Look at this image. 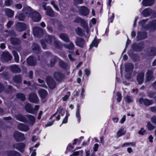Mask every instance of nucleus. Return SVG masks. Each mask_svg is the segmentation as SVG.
<instances>
[{
  "label": "nucleus",
  "mask_w": 156,
  "mask_h": 156,
  "mask_svg": "<svg viewBox=\"0 0 156 156\" xmlns=\"http://www.w3.org/2000/svg\"><path fill=\"white\" fill-rule=\"evenodd\" d=\"M55 40V37L54 36L52 35H46L44 40L41 41V43L43 49H45L47 48L46 43L51 44L52 42Z\"/></svg>",
  "instance_id": "obj_1"
},
{
  "label": "nucleus",
  "mask_w": 156,
  "mask_h": 156,
  "mask_svg": "<svg viewBox=\"0 0 156 156\" xmlns=\"http://www.w3.org/2000/svg\"><path fill=\"white\" fill-rule=\"evenodd\" d=\"M141 14L144 17H147L151 15L155 17H156V12L154 11L151 8H147L145 9L141 12Z\"/></svg>",
  "instance_id": "obj_2"
},
{
  "label": "nucleus",
  "mask_w": 156,
  "mask_h": 156,
  "mask_svg": "<svg viewBox=\"0 0 156 156\" xmlns=\"http://www.w3.org/2000/svg\"><path fill=\"white\" fill-rule=\"evenodd\" d=\"M33 30L34 36L37 37H41L44 33L43 30L39 27H34L33 28Z\"/></svg>",
  "instance_id": "obj_3"
},
{
  "label": "nucleus",
  "mask_w": 156,
  "mask_h": 156,
  "mask_svg": "<svg viewBox=\"0 0 156 156\" xmlns=\"http://www.w3.org/2000/svg\"><path fill=\"white\" fill-rule=\"evenodd\" d=\"M144 44L143 42H140L137 44L134 43L132 46V48L135 51H140L144 48Z\"/></svg>",
  "instance_id": "obj_4"
},
{
  "label": "nucleus",
  "mask_w": 156,
  "mask_h": 156,
  "mask_svg": "<svg viewBox=\"0 0 156 156\" xmlns=\"http://www.w3.org/2000/svg\"><path fill=\"white\" fill-rule=\"evenodd\" d=\"M12 58V55L8 51H4L1 55V59L5 62H8L10 61Z\"/></svg>",
  "instance_id": "obj_5"
},
{
  "label": "nucleus",
  "mask_w": 156,
  "mask_h": 156,
  "mask_svg": "<svg viewBox=\"0 0 156 156\" xmlns=\"http://www.w3.org/2000/svg\"><path fill=\"white\" fill-rule=\"evenodd\" d=\"M46 80L48 87L51 89H53L55 87V82L51 77L48 76L46 78Z\"/></svg>",
  "instance_id": "obj_6"
},
{
  "label": "nucleus",
  "mask_w": 156,
  "mask_h": 156,
  "mask_svg": "<svg viewBox=\"0 0 156 156\" xmlns=\"http://www.w3.org/2000/svg\"><path fill=\"white\" fill-rule=\"evenodd\" d=\"M79 13L80 15L86 16L89 14V11L86 7L82 6L79 7Z\"/></svg>",
  "instance_id": "obj_7"
},
{
  "label": "nucleus",
  "mask_w": 156,
  "mask_h": 156,
  "mask_svg": "<svg viewBox=\"0 0 156 156\" xmlns=\"http://www.w3.org/2000/svg\"><path fill=\"white\" fill-rule=\"evenodd\" d=\"M14 137L17 141L23 140L25 139L24 135L19 132H15L13 134Z\"/></svg>",
  "instance_id": "obj_8"
},
{
  "label": "nucleus",
  "mask_w": 156,
  "mask_h": 156,
  "mask_svg": "<svg viewBox=\"0 0 156 156\" xmlns=\"http://www.w3.org/2000/svg\"><path fill=\"white\" fill-rule=\"evenodd\" d=\"M153 72L151 70H148L146 74L145 82H147L154 79Z\"/></svg>",
  "instance_id": "obj_9"
},
{
  "label": "nucleus",
  "mask_w": 156,
  "mask_h": 156,
  "mask_svg": "<svg viewBox=\"0 0 156 156\" xmlns=\"http://www.w3.org/2000/svg\"><path fill=\"white\" fill-rule=\"evenodd\" d=\"M29 100L31 102L37 104L39 102L38 97L34 93L30 94L29 95Z\"/></svg>",
  "instance_id": "obj_10"
},
{
  "label": "nucleus",
  "mask_w": 156,
  "mask_h": 156,
  "mask_svg": "<svg viewBox=\"0 0 156 156\" xmlns=\"http://www.w3.org/2000/svg\"><path fill=\"white\" fill-rule=\"evenodd\" d=\"M139 102L140 104H143L145 105L148 106L152 104L153 103V101L152 100L140 98L139 100Z\"/></svg>",
  "instance_id": "obj_11"
},
{
  "label": "nucleus",
  "mask_w": 156,
  "mask_h": 156,
  "mask_svg": "<svg viewBox=\"0 0 156 156\" xmlns=\"http://www.w3.org/2000/svg\"><path fill=\"white\" fill-rule=\"evenodd\" d=\"M16 30L19 32H22L27 29V25L23 23L18 22L16 26Z\"/></svg>",
  "instance_id": "obj_12"
},
{
  "label": "nucleus",
  "mask_w": 156,
  "mask_h": 156,
  "mask_svg": "<svg viewBox=\"0 0 156 156\" xmlns=\"http://www.w3.org/2000/svg\"><path fill=\"white\" fill-rule=\"evenodd\" d=\"M33 21L35 22L39 21L41 19L40 14L38 12L34 11L30 16Z\"/></svg>",
  "instance_id": "obj_13"
},
{
  "label": "nucleus",
  "mask_w": 156,
  "mask_h": 156,
  "mask_svg": "<svg viewBox=\"0 0 156 156\" xmlns=\"http://www.w3.org/2000/svg\"><path fill=\"white\" fill-rule=\"evenodd\" d=\"M75 44L76 45L81 48H83L85 45V41L83 38L80 37H77L76 38Z\"/></svg>",
  "instance_id": "obj_14"
},
{
  "label": "nucleus",
  "mask_w": 156,
  "mask_h": 156,
  "mask_svg": "<svg viewBox=\"0 0 156 156\" xmlns=\"http://www.w3.org/2000/svg\"><path fill=\"white\" fill-rule=\"evenodd\" d=\"M13 148L17 149L21 152L24 151V148L25 147V144L22 143L15 144L13 145Z\"/></svg>",
  "instance_id": "obj_15"
},
{
  "label": "nucleus",
  "mask_w": 156,
  "mask_h": 156,
  "mask_svg": "<svg viewBox=\"0 0 156 156\" xmlns=\"http://www.w3.org/2000/svg\"><path fill=\"white\" fill-rule=\"evenodd\" d=\"M23 10V13L28 16H30L33 12L35 11L30 7L28 6L24 7Z\"/></svg>",
  "instance_id": "obj_16"
},
{
  "label": "nucleus",
  "mask_w": 156,
  "mask_h": 156,
  "mask_svg": "<svg viewBox=\"0 0 156 156\" xmlns=\"http://www.w3.org/2000/svg\"><path fill=\"white\" fill-rule=\"evenodd\" d=\"M144 73L141 72L138 73L137 75L136 80L139 84H141L144 80Z\"/></svg>",
  "instance_id": "obj_17"
},
{
  "label": "nucleus",
  "mask_w": 156,
  "mask_h": 156,
  "mask_svg": "<svg viewBox=\"0 0 156 156\" xmlns=\"http://www.w3.org/2000/svg\"><path fill=\"white\" fill-rule=\"evenodd\" d=\"M10 41L12 44L14 46H19L21 43V41L20 39L13 37L11 38Z\"/></svg>",
  "instance_id": "obj_18"
},
{
  "label": "nucleus",
  "mask_w": 156,
  "mask_h": 156,
  "mask_svg": "<svg viewBox=\"0 0 156 156\" xmlns=\"http://www.w3.org/2000/svg\"><path fill=\"white\" fill-rule=\"evenodd\" d=\"M17 127L19 129L22 131L27 132L30 129V128L28 126L23 123H19Z\"/></svg>",
  "instance_id": "obj_19"
},
{
  "label": "nucleus",
  "mask_w": 156,
  "mask_h": 156,
  "mask_svg": "<svg viewBox=\"0 0 156 156\" xmlns=\"http://www.w3.org/2000/svg\"><path fill=\"white\" fill-rule=\"evenodd\" d=\"M27 64L30 66H35L36 64L35 58L32 56H30L27 58Z\"/></svg>",
  "instance_id": "obj_20"
},
{
  "label": "nucleus",
  "mask_w": 156,
  "mask_h": 156,
  "mask_svg": "<svg viewBox=\"0 0 156 156\" xmlns=\"http://www.w3.org/2000/svg\"><path fill=\"white\" fill-rule=\"evenodd\" d=\"M11 71L13 73H19L20 72L21 69L16 65H14L10 66Z\"/></svg>",
  "instance_id": "obj_21"
},
{
  "label": "nucleus",
  "mask_w": 156,
  "mask_h": 156,
  "mask_svg": "<svg viewBox=\"0 0 156 156\" xmlns=\"http://www.w3.org/2000/svg\"><path fill=\"white\" fill-rule=\"evenodd\" d=\"M27 119L29 124L32 126L34 123L35 121V117L32 115H27L26 116Z\"/></svg>",
  "instance_id": "obj_22"
},
{
  "label": "nucleus",
  "mask_w": 156,
  "mask_h": 156,
  "mask_svg": "<svg viewBox=\"0 0 156 156\" xmlns=\"http://www.w3.org/2000/svg\"><path fill=\"white\" fill-rule=\"evenodd\" d=\"M154 3V0H143L142 4L143 6H151Z\"/></svg>",
  "instance_id": "obj_23"
},
{
  "label": "nucleus",
  "mask_w": 156,
  "mask_h": 156,
  "mask_svg": "<svg viewBox=\"0 0 156 156\" xmlns=\"http://www.w3.org/2000/svg\"><path fill=\"white\" fill-rule=\"evenodd\" d=\"M59 37L65 42H70V39L68 35L66 33H61L59 35Z\"/></svg>",
  "instance_id": "obj_24"
},
{
  "label": "nucleus",
  "mask_w": 156,
  "mask_h": 156,
  "mask_svg": "<svg viewBox=\"0 0 156 156\" xmlns=\"http://www.w3.org/2000/svg\"><path fill=\"white\" fill-rule=\"evenodd\" d=\"M147 37V34L146 32H138L136 37L137 41H138L144 39Z\"/></svg>",
  "instance_id": "obj_25"
},
{
  "label": "nucleus",
  "mask_w": 156,
  "mask_h": 156,
  "mask_svg": "<svg viewBox=\"0 0 156 156\" xmlns=\"http://www.w3.org/2000/svg\"><path fill=\"white\" fill-rule=\"evenodd\" d=\"M31 48L34 52L38 53L41 51V48L37 44L34 43L33 44Z\"/></svg>",
  "instance_id": "obj_26"
},
{
  "label": "nucleus",
  "mask_w": 156,
  "mask_h": 156,
  "mask_svg": "<svg viewBox=\"0 0 156 156\" xmlns=\"http://www.w3.org/2000/svg\"><path fill=\"white\" fill-rule=\"evenodd\" d=\"M148 29L151 31L156 30V20H154L150 23Z\"/></svg>",
  "instance_id": "obj_27"
},
{
  "label": "nucleus",
  "mask_w": 156,
  "mask_h": 156,
  "mask_svg": "<svg viewBox=\"0 0 156 156\" xmlns=\"http://www.w3.org/2000/svg\"><path fill=\"white\" fill-rule=\"evenodd\" d=\"M24 109L27 112L29 113L34 114V111L31 105L29 103L26 104L24 107Z\"/></svg>",
  "instance_id": "obj_28"
},
{
  "label": "nucleus",
  "mask_w": 156,
  "mask_h": 156,
  "mask_svg": "<svg viewBox=\"0 0 156 156\" xmlns=\"http://www.w3.org/2000/svg\"><path fill=\"white\" fill-rule=\"evenodd\" d=\"M12 80L14 82L17 83H21L22 81V76L19 74L14 76L12 78Z\"/></svg>",
  "instance_id": "obj_29"
},
{
  "label": "nucleus",
  "mask_w": 156,
  "mask_h": 156,
  "mask_svg": "<svg viewBox=\"0 0 156 156\" xmlns=\"http://www.w3.org/2000/svg\"><path fill=\"white\" fill-rule=\"evenodd\" d=\"M54 77L57 81H61L64 77V75L60 73L56 72L55 73Z\"/></svg>",
  "instance_id": "obj_30"
},
{
  "label": "nucleus",
  "mask_w": 156,
  "mask_h": 156,
  "mask_svg": "<svg viewBox=\"0 0 156 156\" xmlns=\"http://www.w3.org/2000/svg\"><path fill=\"white\" fill-rule=\"evenodd\" d=\"M74 22L75 23H80L81 24V26L85 27L86 25L85 22L83 19L80 17L76 18L74 20Z\"/></svg>",
  "instance_id": "obj_31"
},
{
  "label": "nucleus",
  "mask_w": 156,
  "mask_h": 156,
  "mask_svg": "<svg viewBox=\"0 0 156 156\" xmlns=\"http://www.w3.org/2000/svg\"><path fill=\"white\" fill-rule=\"evenodd\" d=\"M16 119L20 121L24 122H26L27 120L22 115L20 114H17L15 116Z\"/></svg>",
  "instance_id": "obj_32"
},
{
  "label": "nucleus",
  "mask_w": 156,
  "mask_h": 156,
  "mask_svg": "<svg viewBox=\"0 0 156 156\" xmlns=\"http://www.w3.org/2000/svg\"><path fill=\"white\" fill-rule=\"evenodd\" d=\"M5 12L6 15L9 17H12L14 14V11L10 9H5Z\"/></svg>",
  "instance_id": "obj_33"
},
{
  "label": "nucleus",
  "mask_w": 156,
  "mask_h": 156,
  "mask_svg": "<svg viewBox=\"0 0 156 156\" xmlns=\"http://www.w3.org/2000/svg\"><path fill=\"white\" fill-rule=\"evenodd\" d=\"M40 96L42 98H44L48 94L47 92L44 89H41L38 91Z\"/></svg>",
  "instance_id": "obj_34"
},
{
  "label": "nucleus",
  "mask_w": 156,
  "mask_h": 156,
  "mask_svg": "<svg viewBox=\"0 0 156 156\" xmlns=\"http://www.w3.org/2000/svg\"><path fill=\"white\" fill-rule=\"evenodd\" d=\"M8 156H21L20 154L16 151H8L7 152Z\"/></svg>",
  "instance_id": "obj_35"
},
{
  "label": "nucleus",
  "mask_w": 156,
  "mask_h": 156,
  "mask_svg": "<svg viewBox=\"0 0 156 156\" xmlns=\"http://www.w3.org/2000/svg\"><path fill=\"white\" fill-rule=\"evenodd\" d=\"M96 37H95L94 39L90 45V47L89 48V50H90L93 47H97L98 46V44L100 42V40H96Z\"/></svg>",
  "instance_id": "obj_36"
},
{
  "label": "nucleus",
  "mask_w": 156,
  "mask_h": 156,
  "mask_svg": "<svg viewBox=\"0 0 156 156\" xmlns=\"http://www.w3.org/2000/svg\"><path fill=\"white\" fill-rule=\"evenodd\" d=\"M133 65L130 63H127L126 65V71L127 72H129L132 71L133 69Z\"/></svg>",
  "instance_id": "obj_37"
},
{
  "label": "nucleus",
  "mask_w": 156,
  "mask_h": 156,
  "mask_svg": "<svg viewBox=\"0 0 156 156\" xmlns=\"http://www.w3.org/2000/svg\"><path fill=\"white\" fill-rule=\"evenodd\" d=\"M46 14L51 17H53L55 14L53 10L50 7H48L46 10Z\"/></svg>",
  "instance_id": "obj_38"
},
{
  "label": "nucleus",
  "mask_w": 156,
  "mask_h": 156,
  "mask_svg": "<svg viewBox=\"0 0 156 156\" xmlns=\"http://www.w3.org/2000/svg\"><path fill=\"white\" fill-rule=\"evenodd\" d=\"M69 43L68 44L64 45V47L69 50H73L75 48L74 45L73 43L70 41V42H69Z\"/></svg>",
  "instance_id": "obj_39"
},
{
  "label": "nucleus",
  "mask_w": 156,
  "mask_h": 156,
  "mask_svg": "<svg viewBox=\"0 0 156 156\" xmlns=\"http://www.w3.org/2000/svg\"><path fill=\"white\" fill-rule=\"evenodd\" d=\"M59 66L62 68L66 69L68 68V64L62 60H60L59 62Z\"/></svg>",
  "instance_id": "obj_40"
},
{
  "label": "nucleus",
  "mask_w": 156,
  "mask_h": 156,
  "mask_svg": "<svg viewBox=\"0 0 156 156\" xmlns=\"http://www.w3.org/2000/svg\"><path fill=\"white\" fill-rule=\"evenodd\" d=\"M148 56H154L156 55V49L152 47L150 48L149 51L148 52L147 54Z\"/></svg>",
  "instance_id": "obj_41"
},
{
  "label": "nucleus",
  "mask_w": 156,
  "mask_h": 156,
  "mask_svg": "<svg viewBox=\"0 0 156 156\" xmlns=\"http://www.w3.org/2000/svg\"><path fill=\"white\" fill-rule=\"evenodd\" d=\"M57 57L55 56H53L51 59L50 61V65L51 67H53L54 66L56 62Z\"/></svg>",
  "instance_id": "obj_42"
},
{
  "label": "nucleus",
  "mask_w": 156,
  "mask_h": 156,
  "mask_svg": "<svg viewBox=\"0 0 156 156\" xmlns=\"http://www.w3.org/2000/svg\"><path fill=\"white\" fill-rule=\"evenodd\" d=\"M25 14H24L23 13H20L18 15L16 16L15 18L16 19H18L20 21H23L24 19L25 16Z\"/></svg>",
  "instance_id": "obj_43"
},
{
  "label": "nucleus",
  "mask_w": 156,
  "mask_h": 156,
  "mask_svg": "<svg viewBox=\"0 0 156 156\" xmlns=\"http://www.w3.org/2000/svg\"><path fill=\"white\" fill-rule=\"evenodd\" d=\"M53 44L55 47L58 48L60 47L61 45V42L56 38L54 41Z\"/></svg>",
  "instance_id": "obj_44"
},
{
  "label": "nucleus",
  "mask_w": 156,
  "mask_h": 156,
  "mask_svg": "<svg viewBox=\"0 0 156 156\" xmlns=\"http://www.w3.org/2000/svg\"><path fill=\"white\" fill-rule=\"evenodd\" d=\"M12 53L14 58L15 61L17 63L19 61V56L16 51H12Z\"/></svg>",
  "instance_id": "obj_45"
},
{
  "label": "nucleus",
  "mask_w": 156,
  "mask_h": 156,
  "mask_svg": "<svg viewBox=\"0 0 156 156\" xmlns=\"http://www.w3.org/2000/svg\"><path fill=\"white\" fill-rule=\"evenodd\" d=\"M76 32L79 36H83V31L80 28L78 27L76 29Z\"/></svg>",
  "instance_id": "obj_46"
},
{
  "label": "nucleus",
  "mask_w": 156,
  "mask_h": 156,
  "mask_svg": "<svg viewBox=\"0 0 156 156\" xmlns=\"http://www.w3.org/2000/svg\"><path fill=\"white\" fill-rule=\"evenodd\" d=\"M16 97L17 98L20 99L22 101H24L25 99V95L22 93L18 94L16 95Z\"/></svg>",
  "instance_id": "obj_47"
},
{
  "label": "nucleus",
  "mask_w": 156,
  "mask_h": 156,
  "mask_svg": "<svg viewBox=\"0 0 156 156\" xmlns=\"http://www.w3.org/2000/svg\"><path fill=\"white\" fill-rule=\"evenodd\" d=\"M125 100L127 103H130L133 101V100L131 96H127L124 98Z\"/></svg>",
  "instance_id": "obj_48"
},
{
  "label": "nucleus",
  "mask_w": 156,
  "mask_h": 156,
  "mask_svg": "<svg viewBox=\"0 0 156 156\" xmlns=\"http://www.w3.org/2000/svg\"><path fill=\"white\" fill-rule=\"evenodd\" d=\"M38 81L39 83H43L42 84L39 85V86L44 88L47 87L46 85L45 84L43 83H44V80L38 78Z\"/></svg>",
  "instance_id": "obj_49"
},
{
  "label": "nucleus",
  "mask_w": 156,
  "mask_h": 156,
  "mask_svg": "<svg viewBox=\"0 0 156 156\" xmlns=\"http://www.w3.org/2000/svg\"><path fill=\"white\" fill-rule=\"evenodd\" d=\"M147 126L148 129L150 130H152L155 128V126H154L149 121L147 123Z\"/></svg>",
  "instance_id": "obj_50"
},
{
  "label": "nucleus",
  "mask_w": 156,
  "mask_h": 156,
  "mask_svg": "<svg viewBox=\"0 0 156 156\" xmlns=\"http://www.w3.org/2000/svg\"><path fill=\"white\" fill-rule=\"evenodd\" d=\"M13 2L12 0H6L5 2V4L6 6H9L13 4Z\"/></svg>",
  "instance_id": "obj_51"
},
{
  "label": "nucleus",
  "mask_w": 156,
  "mask_h": 156,
  "mask_svg": "<svg viewBox=\"0 0 156 156\" xmlns=\"http://www.w3.org/2000/svg\"><path fill=\"white\" fill-rule=\"evenodd\" d=\"M125 133V131L123 129H121L117 133V136L119 137L122 135H124Z\"/></svg>",
  "instance_id": "obj_52"
},
{
  "label": "nucleus",
  "mask_w": 156,
  "mask_h": 156,
  "mask_svg": "<svg viewBox=\"0 0 156 156\" xmlns=\"http://www.w3.org/2000/svg\"><path fill=\"white\" fill-rule=\"evenodd\" d=\"M147 96L150 98H153L154 96L156 94L155 92H153L152 91H149L147 92Z\"/></svg>",
  "instance_id": "obj_53"
},
{
  "label": "nucleus",
  "mask_w": 156,
  "mask_h": 156,
  "mask_svg": "<svg viewBox=\"0 0 156 156\" xmlns=\"http://www.w3.org/2000/svg\"><path fill=\"white\" fill-rule=\"evenodd\" d=\"M116 95L117 96V100L118 102H120L121 100L122 97L121 94L119 92H117L116 93Z\"/></svg>",
  "instance_id": "obj_54"
},
{
  "label": "nucleus",
  "mask_w": 156,
  "mask_h": 156,
  "mask_svg": "<svg viewBox=\"0 0 156 156\" xmlns=\"http://www.w3.org/2000/svg\"><path fill=\"white\" fill-rule=\"evenodd\" d=\"M135 143L134 142L133 143H126L124 144L122 146V147H126L129 146H134Z\"/></svg>",
  "instance_id": "obj_55"
},
{
  "label": "nucleus",
  "mask_w": 156,
  "mask_h": 156,
  "mask_svg": "<svg viewBox=\"0 0 156 156\" xmlns=\"http://www.w3.org/2000/svg\"><path fill=\"white\" fill-rule=\"evenodd\" d=\"M148 19H146L145 20H143L139 22V25L143 27L144 24L148 21Z\"/></svg>",
  "instance_id": "obj_56"
},
{
  "label": "nucleus",
  "mask_w": 156,
  "mask_h": 156,
  "mask_svg": "<svg viewBox=\"0 0 156 156\" xmlns=\"http://www.w3.org/2000/svg\"><path fill=\"white\" fill-rule=\"evenodd\" d=\"M69 115V114L68 113L66 112L65 118L62 122V124L66 123L67 122L68 117Z\"/></svg>",
  "instance_id": "obj_57"
},
{
  "label": "nucleus",
  "mask_w": 156,
  "mask_h": 156,
  "mask_svg": "<svg viewBox=\"0 0 156 156\" xmlns=\"http://www.w3.org/2000/svg\"><path fill=\"white\" fill-rule=\"evenodd\" d=\"M76 116L78 119V122H80V111H78V110H77L76 113Z\"/></svg>",
  "instance_id": "obj_58"
},
{
  "label": "nucleus",
  "mask_w": 156,
  "mask_h": 156,
  "mask_svg": "<svg viewBox=\"0 0 156 156\" xmlns=\"http://www.w3.org/2000/svg\"><path fill=\"white\" fill-rule=\"evenodd\" d=\"M74 4L77 6L78 4H81L83 2V0H74Z\"/></svg>",
  "instance_id": "obj_59"
},
{
  "label": "nucleus",
  "mask_w": 156,
  "mask_h": 156,
  "mask_svg": "<svg viewBox=\"0 0 156 156\" xmlns=\"http://www.w3.org/2000/svg\"><path fill=\"white\" fill-rule=\"evenodd\" d=\"M51 4L57 11H59V8L57 6L55 5L54 1H51Z\"/></svg>",
  "instance_id": "obj_60"
},
{
  "label": "nucleus",
  "mask_w": 156,
  "mask_h": 156,
  "mask_svg": "<svg viewBox=\"0 0 156 156\" xmlns=\"http://www.w3.org/2000/svg\"><path fill=\"white\" fill-rule=\"evenodd\" d=\"M151 121L153 123L156 124V116H153L151 119Z\"/></svg>",
  "instance_id": "obj_61"
},
{
  "label": "nucleus",
  "mask_w": 156,
  "mask_h": 156,
  "mask_svg": "<svg viewBox=\"0 0 156 156\" xmlns=\"http://www.w3.org/2000/svg\"><path fill=\"white\" fill-rule=\"evenodd\" d=\"M13 22L12 21H9L7 24V26L8 28H10L11 26L13 24Z\"/></svg>",
  "instance_id": "obj_62"
},
{
  "label": "nucleus",
  "mask_w": 156,
  "mask_h": 156,
  "mask_svg": "<svg viewBox=\"0 0 156 156\" xmlns=\"http://www.w3.org/2000/svg\"><path fill=\"white\" fill-rule=\"evenodd\" d=\"M51 55V54L49 52H46L44 54V57H48Z\"/></svg>",
  "instance_id": "obj_63"
},
{
  "label": "nucleus",
  "mask_w": 156,
  "mask_h": 156,
  "mask_svg": "<svg viewBox=\"0 0 156 156\" xmlns=\"http://www.w3.org/2000/svg\"><path fill=\"white\" fill-rule=\"evenodd\" d=\"M79 154V151H75L73 152L72 154L70 155V156H77Z\"/></svg>",
  "instance_id": "obj_64"
}]
</instances>
